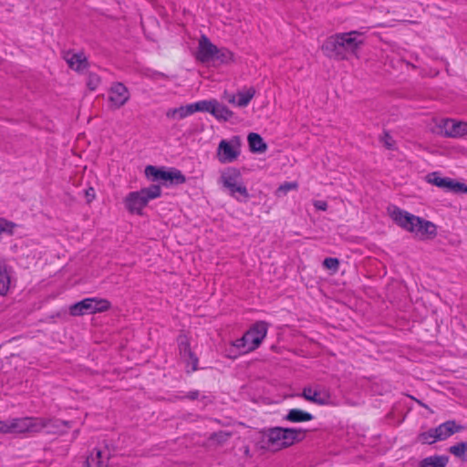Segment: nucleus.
<instances>
[{
    "mask_svg": "<svg viewBox=\"0 0 467 467\" xmlns=\"http://www.w3.org/2000/svg\"><path fill=\"white\" fill-rule=\"evenodd\" d=\"M441 132L447 137H462L467 134V122L454 119H442L440 123Z\"/></svg>",
    "mask_w": 467,
    "mask_h": 467,
    "instance_id": "obj_13",
    "label": "nucleus"
},
{
    "mask_svg": "<svg viewBox=\"0 0 467 467\" xmlns=\"http://www.w3.org/2000/svg\"><path fill=\"white\" fill-rule=\"evenodd\" d=\"M446 191L454 193H467V185L453 179H451Z\"/></svg>",
    "mask_w": 467,
    "mask_h": 467,
    "instance_id": "obj_29",
    "label": "nucleus"
},
{
    "mask_svg": "<svg viewBox=\"0 0 467 467\" xmlns=\"http://www.w3.org/2000/svg\"><path fill=\"white\" fill-rule=\"evenodd\" d=\"M11 285L10 273L6 265L0 264V295L7 294Z\"/></svg>",
    "mask_w": 467,
    "mask_h": 467,
    "instance_id": "obj_26",
    "label": "nucleus"
},
{
    "mask_svg": "<svg viewBox=\"0 0 467 467\" xmlns=\"http://www.w3.org/2000/svg\"><path fill=\"white\" fill-rule=\"evenodd\" d=\"M14 435L36 433L43 430L48 432L59 433L67 428V422L60 420H47L39 417L11 418Z\"/></svg>",
    "mask_w": 467,
    "mask_h": 467,
    "instance_id": "obj_3",
    "label": "nucleus"
},
{
    "mask_svg": "<svg viewBox=\"0 0 467 467\" xmlns=\"http://www.w3.org/2000/svg\"><path fill=\"white\" fill-rule=\"evenodd\" d=\"M323 265L335 273L338 270L339 261L337 258L327 257L324 260Z\"/></svg>",
    "mask_w": 467,
    "mask_h": 467,
    "instance_id": "obj_35",
    "label": "nucleus"
},
{
    "mask_svg": "<svg viewBox=\"0 0 467 467\" xmlns=\"http://www.w3.org/2000/svg\"><path fill=\"white\" fill-rule=\"evenodd\" d=\"M249 451H250L249 448L247 446H245L244 449V454L245 455H249Z\"/></svg>",
    "mask_w": 467,
    "mask_h": 467,
    "instance_id": "obj_42",
    "label": "nucleus"
},
{
    "mask_svg": "<svg viewBox=\"0 0 467 467\" xmlns=\"http://www.w3.org/2000/svg\"><path fill=\"white\" fill-rule=\"evenodd\" d=\"M223 99L225 100H227L230 104L236 106V99H237L236 94H229L226 91H224Z\"/></svg>",
    "mask_w": 467,
    "mask_h": 467,
    "instance_id": "obj_37",
    "label": "nucleus"
},
{
    "mask_svg": "<svg viewBox=\"0 0 467 467\" xmlns=\"http://www.w3.org/2000/svg\"><path fill=\"white\" fill-rule=\"evenodd\" d=\"M247 142L249 150L253 153H264L267 150V144L258 133H249L247 136Z\"/></svg>",
    "mask_w": 467,
    "mask_h": 467,
    "instance_id": "obj_19",
    "label": "nucleus"
},
{
    "mask_svg": "<svg viewBox=\"0 0 467 467\" xmlns=\"http://www.w3.org/2000/svg\"><path fill=\"white\" fill-rule=\"evenodd\" d=\"M255 95V89L253 87L244 88L236 93V107H246Z\"/></svg>",
    "mask_w": 467,
    "mask_h": 467,
    "instance_id": "obj_23",
    "label": "nucleus"
},
{
    "mask_svg": "<svg viewBox=\"0 0 467 467\" xmlns=\"http://www.w3.org/2000/svg\"><path fill=\"white\" fill-rule=\"evenodd\" d=\"M144 174L152 182L162 181L170 185L182 184L186 182V178L182 172L175 168L165 169L163 167L160 168L148 165L145 167Z\"/></svg>",
    "mask_w": 467,
    "mask_h": 467,
    "instance_id": "obj_8",
    "label": "nucleus"
},
{
    "mask_svg": "<svg viewBox=\"0 0 467 467\" xmlns=\"http://www.w3.org/2000/svg\"><path fill=\"white\" fill-rule=\"evenodd\" d=\"M418 441L422 444H432L440 440L438 439V437H436L435 429H431L427 431L420 433L418 436Z\"/></svg>",
    "mask_w": 467,
    "mask_h": 467,
    "instance_id": "obj_28",
    "label": "nucleus"
},
{
    "mask_svg": "<svg viewBox=\"0 0 467 467\" xmlns=\"http://www.w3.org/2000/svg\"><path fill=\"white\" fill-rule=\"evenodd\" d=\"M449 458L445 455H433L420 461L419 467H445Z\"/></svg>",
    "mask_w": 467,
    "mask_h": 467,
    "instance_id": "obj_22",
    "label": "nucleus"
},
{
    "mask_svg": "<svg viewBox=\"0 0 467 467\" xmlns=\"http://www.w3.org/2000/svg\"><path fill=\"white\" fill-rule=\"evenodd\" d=\"M161 195V189L159 185H150L140 191L130 192L123 200L127 211L133 214L141 215L143 209L149 202L157 199Z\"/></svg>",
    "mask_w": 467,
    "mask_h": 467,
    "instance_id": "obj_6",
    "label": "nucleus"
},
{
    "mask_svg": "<svg viewBox=\"0 0 467 467\" xmlns=\"http://www.w3.org/2000/svg\"><path fill=\"white\" fill-rule=\"evenodd\" d=\"M180 358L184 362L187 371L192 372L198 368V358L192 353L186 337L179 341Z\"/></svg>",
    "mask_w": 467,
    "mask_h": 467,
    "instance_id": "obj_14",
    "label": "nucleus"
},
{
    "mask_svg": "<svg viewBox=\"0 0 467 467\" xmlns=\"http://www.w3.org/2000/svg\"><path fill=\"white\" fill-rule=\"evenodd\" d=\"M467 451V442H460L450 447V452L457 457H463Z\"/></svg>",
    "mask_w": 467,
    "mask_h": 467,
    "instance_id": "obj_30",
    "label": "nucleus"
},
{
    "mask_svg": "<svg viewBox=\"0 0 467 467\" xmlns=\"http://www.w3.org/2000/svg\"><path fill=\"white\" fill-rule=\"evenodd\" d=\"M165 78V76H164L163 74H161V73H157V74H156V78H157V79H159V78Z\"/></svg>",
    "mask_w": 467,
    "mask_h": 467,
    "instance_id": "obj_41",
    "label": "nucleus"
},
{
    "mask_svg": "<svg viewBox=\"0 0 467 467\" xmlns=\"http://www.w3.org/2000/svg\"><path fill=\"white\" fill-rule=\"evenodd\" d=\"M130 99V92L122 83H115L109 92V100L115 108L122 107Z\"/></svg>",
    "mask_w": 467,
    "mask_h": 467,
    "instance_id": "obj_15",
    "label": "nucleus"
},
{
    "mask_svg": "<svg viewBox=\"0 0 467 467\" xmlns=\"http://www.w3.org/2000/svg\"><path fill=\"white\" fill-rule=\"evenodd\" d=\"M192 114H193L192 104L181 106L179 108L169 109L165 113L166 117L171 120H181Z\"/></svg>",
    "mask_w": 467,
    "mask_h": 467,
    "instance_id": "obj_20",
    "label": "nucleus"
},
{
    "mask_svg": "<svg viewBox=\"0 0 467 467\" xmlns=\"http://www.w3.org/2000/svg\"><path fill=\"white\" fill-rule=\"evenodd\" d=\"M306 431L295 428H272L264 432L263 441L269 450L277 451L305 438Z\"/></svg>",
    "mask_w": 467,
    "mask_h": 467,
    "instance_id": "obj_4",
    "label": "nucleus"
},
{
    "mask_svg": "<svg viewBox=\"0 0 467 467\" xmlns=\"http://www.w3.org/2000/svg\"><path fill=\"white\" fill-rule=\"evenodd\" d=\"M66 60L68 66L77 71L83 70L88 65L87 57L83 53H67Z\"/></svg>",
    "mask_w": 467,
    "mask_h": 467,
    "instance_id": "obj_21",
    "label": "nucleus"
},
{
    "mask_svg": "<svg viewBox=\"0 0 467 467\" xmlns=\"http://www.w3.org/2000/svg\"><path fill=\"white\" fill-rule=\"evenodd\" d=\"M388 213L400 227L420 239H433L437 235V227L430 221L413 215L397 206H389Z\"/></svg>",
    "mask_w": 467,
    "mask_h": 467,
    "instance_id": "obj_2",
    "label": "nucleus"
},
{
    "mask_svg": "<svg viewBox=\"0 0 467 467\" xmlns=\"http://www.w3.org/2000/svg\"><path fill=\"white\" fill-rule=\"evenodd\" d=\"M95 196H96L95 190L93 188H89L86 191V197H87L88 202H92L95 199Z\"/></svg>",
    "mask_w": 467,
    "mask_h": 467,
    "instance_id": "obj_39",
    "label": "nucleus"
},
{
    "mask_svg": "<svg viewBox=\"0 0 467 467\" xmlns=\"http://www.w3.org/2000/svg\"><path fill=\"white\" fill-rule=\"evenodd\" d=\"M234 61V53L225 47H218L216 55L214 56V60H213V62H217L220 65H228Z\"/></svg>",
    "mask_w": 467,
    "mask_h": 467,
    "instance_id": "obj_25",
    "label": "nucleus"
},
{
    "mask_svg": "<svg viewBox=\"0 0 467 467\" xmlns=\"http://www.w3.org/2000/svg\"><path fill=\"white\" fill-rule=\"evenodd\" d=\"M302 395L306 400L318 405H327L330 402V395L325 389L305 388Z\"/></svg>",
    "mask_w": 467,
    "mask_h": 467,
    "instance_id": "obj_16",
    "label": "nucleus"
},
{
    "mask_svg": "<svg viewBox=\"0 0 467 467\" xmlns=\"http://www.w3.org/2000/svg\"><path fill=\"white\" fill-rule=\"evenodd\" d=\"M314 206L320 211H326L327 209V203L324 201H316Z\"/></svg>",
    "mask_w": 467,
    "mask_h": 467,
    "instance_id": "obj_38",
    "label": "nucleus"
},
{
    "mask_svg": "<svg viewBox=\"0 0 467 467\" xmlns=\"http://www.w3.org/2000/svg\"><path fill=\"white\" fill-rule=\"evenodd\" d=\"M100 84V78L96 74H89L87 78V86L90 90H95Z\"/></svg>",
    "mask_w": 467,
    "mask_h": 467,
    "instance_id": "obj_34",
    "label": "nucleus"
},
{
    "mask_svg": "<svg viewBox=\"0 0 467 467\" xmlns=\"http://www.w3.org/2000/svg\"><path fill=\"white\" fill-rule=\"evenodd\" d=\"M193 113L208 112L218 121H228L234 117V112L224 104L215 99L200 100L192 103Z\"/></svg>",
    "mask_w": 467,
    "mask_h": 467,
    "instance_id": "obj_9",
    "label": "nucleus"
},
{
    "mask_svg": "<svg viewBox=\"0 0 467 467\" xmlns=\"http://www.w3.org/2000/svg\"><path fill=\"white\" fill-rule=\"evenodd\" d=\"M242 139L233 136L229 140H222L216 150V157L220 163L226 164L235 161L241 155Z\"/></svg>",
    "mask_w": 467,
    "mask_h": 467,
    "instance_id": "obj_10",
    "label": "nucleus"
},
{
    "mask_svg": "<svg viewBox=\"0 0 467 467\" xmlns=\"http://www.w3.org/2000/svg\"><path fill=\"white\" fill-rule=\"evenodd\" d=\"M15 227H16V224L13 223L12 222H9L4 218H0V234H12Z\"/></svg>",
    "mask_w": 467,
    "mask_h": 467,
    "instance_id": "obj_33",
    "label": "nucleus"
},
{
    "mask_svg": "<svg viewBox=\"0 0 467 467\" xmlns=\"http://www.w3.org/2000/svg\"><path fill=\"white\" fill-rule=\"evenodd\" d=\"M110 303L107 299L99 297H88L75 303L69 307L71 316H83L107 311Z\"/></svg>",
    "mask_w": 467,
    "mask_h": 467,
    "instance_id": "obj_11",
    "label": "nucleus"
},
{
    "mask_svg": "<svg viewBox=\"0 0 467 467\" xmlns=\"http://www.w3.org/2000/svg\"><path fill=\"white\" fill-rule=\"evenodd\" d=\"M230 438V433L218 431L211 435L210 440L216 444H223Z\"/></svg>",
    "mask_w": 467,
    "mask_h": 467,
    "instance_id": "obj_31",
    "label": "nucleus"
},
{
    "mask_svg": "<svg viewBox=\"0 0 467 467\" xmlns=\"http://www.w3.org/2000/svg\"><path fill=\"white\" fill-rule=\"evenodd\" d=\"M217 47L204 35L201 36L198 41V47L195 53L196 60L202 63H209L214 60Z\"/></svg>",
    "mask_w": 467,
    "mask_h": 467,
    "instance_id": "obj_12",
    "label": "nucleus"
},
{
    "mask_svg": "<svg viewBox=\"0 0 467 467\" xmlns=\"http://www.w3.org/2000/svg\"><path fill=\"white\" fill-rule=\"evenodd\" d=\"M268 329L267 323L259 321L255 323L241 338L236 339L233 346L240 353H247L257 348L266 337Z\"/></svg>",
    "mask_w": 467,
    "mask_h": 467,
    "instance_id": "obj_7",
    "label": "nucleus"
},
{
    "mask_svg": "<svg viewBox=\"0 0 467 467\" xmlns=\"http://www.w3.org/2000/svg\"><path fill=\"white\" fill-rule=\"evenodd\" d=\"M462 429V428L457 425L455 421L448 420L435 428L436 437H438L440 441H443Z\"/></svg>",
    "mask_w": 467,
    "mask_h": 467,
    "instance_id": "obj_18",
    "label": "nucleus"
},
{
    "mask_svg": "<svg viewBox=\"0 0 467 467\" xmlns=\"http://www.w3.org/2000/svg\"><path fill=\"white\" fill-rule=\"evenodd\" d=\"M219 183L223 190L238 202L249 199L247 187L243 182L241 171L234 167L225 168L221 171Z\"/></svg>",
    "mask_w": 467,
    "mask_h": 467,
    "instance_id": "obj_5",
    "label": "nucleus"
},
{
    "mask_svg": "<svg viewBox=\"0 0 467 467\" xmlns=\"http://www.w3.org/2000/svg\"><path fill=\"white\" fill-rule=\"evenodd\" d=\"M109 459L107 451L94 450L87 457L84 467H108Z\"/></svg>",
    "mask_w": 467,
    "mask_h": 467,
    "instance_id": "obj_17",
    "label": "nucleus"
},
{
    "mask_svg": "<svg viewBox=\"0 0 467 467\" xmlns=\"http://www.w3.org/2000/svg\"><path fill=\"white\" fill-rule=\"evenodd\" d=\"M0 434H13L11 419L0 420Z\"/></svg>",
    "mask_w": 467,
    "mask_h": 467,
    "instance_id": "obj_36",
    "label": "nucleus"
},
{
    "mask_svg": "<svg viewBox=\"0 0 467 467\" xmlns=\"http://www.w3.org/2000/svg\"><path fill=\"white\" fill-rule=\"evenodd\" d=\"M198 394H199V393H198V391H192V392H190V393L188 394V396H187V397H188L189 399L194 400V399H196V398L198 397Z\"/></svg>",
    "mask_w": 467,
    "mask_h": 467,
    "instance_id": "obj_40",
    "label": "nucleus"
},
{
    "mask_svg": "<svg viewBox=\"0 0 467 467\" xmlns=\"http://www.w3.org/2000/svg\"><path fill=\"white\" fill-rule=\"evenodd\" d=\"M312 419L313 415L311 413L304 411L299 409L290 410L285 416V420L291 422L309 421Z\"/></svg>",
    "mask_w": 467,
    "mask_h": 467,
    "instance_id": "obj_24",
    "label": "nucleus"
},
{
    "mask_svg": "<svg viewBox=\"0 0 467 467\" xmlns=\"http://www.w3.org/2000/svg\"><path fill=\"white\" fill-rule=\"evenodd\" d=\"M450 180L451 178L441 177L438 172H432L427 176L428 182L444 190H447Z\"/></svg>",
    "mask_w": 467,
    "mask_h": 467,
    "instance_id": "obj_27",
    "label": "nucleus"
},
{
    "mask_svg": "<svg viewBox=\"0 0 467 467\" xmlns=\"http://www.w3.org/2000/svg\"><path fill=\"white\" fill-rule=\"evenodd\" d=\"M297 187H298V184L295 182H285L278 187V189L276 191V194L277 195H285L288 192L296 190Z\"/></svg>",
    "mask_w": 467,
    "mask_h": 467,
    "instance_id": "obj_32",
    "label": "nucleus"
},
{
    "mask_svg": "<svg viewBox=\"0 0 467 467\" xmlns=\"http://www.w3.org/2000/svg\"><path fill=\"white\" fill-rule=\"evenodd\" d=\"M363 44L362 33L349 31L328 36L322 44L321 50L329 58L345 60L348 54L358 56V51Z\"/></svg>",
    "mask_w": 467,
    "mask_h": 467,
    "instance_id": "obj_1",
    "label": "nucleus"
}]
</instances>
